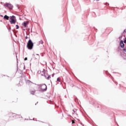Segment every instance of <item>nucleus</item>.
Segmentation results:
<instances>
[{
    "label": "nucleus",
    "instance_id": "obj_16",
    "mask_svg": "<svg viewBox=\"0 0 126 126\" xmlns=\"http://www.w3.org/2000/svg\"><path fill=\"white\" fill-rule=\"evenodd\" d=\"M25 61H27V57L25 58Z\"/></svg>",
    "mask_w": 126,
    "mask_h": 126
},
{
    "label": "nucleus",
    "instance_id": "obj_4",
    "mask_svg": "<svg viewBox=\"0 0 126 126\" xmlns=\"http://www.w3.org/2000/svg\"><path fill=\"white\" fill-rule=\"evenodd\" d=\"M5 6H7L10 9H12V5L9 3H5Z\"/></svg>",
    "mask_w": 126,
    "mask_h": 126
},
{
    "label": "nucleus",
    "instance_id": "obj_10",
    "mask_svg": "<svg viewBox=\"0 0 126 126\" xmlns=\"http://www.w3.org/2000/svg\"><path fill=\"white\" fill-rule=\"evenodd\" d=\"M9 18V17H8L6 15L4 16V19H6V20H8Z\"/></svg>",
    "mask_w": 126,
    "mask_h": 126
},
{
    "label": "nucleus",
    "instance_id": "obj_3",
    "mask_svg": "<svg viewBox=\"0 0 126 126\" xmlns=\"http://www.w3.org/2000/svg\"><path fill=\"white\" fill-rule=\"evenodd\" d=\"M40 89L42 91H46L47 90V85L45 84L42 85L40 86Z\"/></svg>",
    "mask_w": 126,
    "mask_h": 126
},
{
    "label": "nucleus",
    "instance_id": "obj_1",
    "mask_svg": "<svg viewBox=\"0 0 126 126\" xmlns=\"http://www.w3.org/2000/svg\"><path fill=\"white\" fill-rule=\"evenodd\" d=\"M33 44L31 39H30L27 43V47L29 50H32L33 49Z\"/></svg>",
    "mask_w": 126,
    "mask_h": 126
},
{
    "label": "nucleus",
    "instance_id": "obj_6",
    "mask_svg": "<svg viewBox=\"0 0 126 126\" xmlns=\"http://www.w3.org/2000/svg\"><path fill=\"white\" fill-rule=\"evenodd\" d=\"M45 72H46V70L45 69H42L40 70L41 75H45Z\"/></svg>",
    "mask_w": 126,
    "mask_h": 126
},
{
    "label": "nucleus",
    "instance_id": "obj_22",
    "mask_svg": "<svg viewBox=\"0 0 126 126\" xmlns=\"http://www.w3.org/2000/svg\"><path fill=\"white\" fill-rule=\"evenodd\" d=\"M52 76H54V75H52Z\"/></svg>",
    "mask_w": 126,
    "mask_h": 126
},
{
    "label": "nucleus",
    "instance_id": "obj_2",
    "mask_svg": "<svg viewBox=\"0 0 126 126\" xmlns=\"http://www.w3.org/2000/svg\"><path fill=\"white\" fill-rule=\"evenodd\" d=\"M10 21L11 24H15L16 23V20H15V17L14 16H12L10 17Z\"/></svg>",
    "mask_w": 126,
    "mask_h": 126
},
{
    "label": "nucleus",
    "instance_id": "obj_5",
    "mask_svg": "<svg viewBox=\"0 0 126 126\" xmlns=\"http://www.w3.org/2000/svg\"><path fill=\"white\" fill-rule=\"evenodd\" d=\"M28 24H29V22L26 21L24 22V23H23L22 25H23L24 27L26 28V27H27V25H28Z\"/></svg>",
    "mask_w": 126,
    "mask_h": 126
},
{
    "label": "nucleus",
    "instance_id": "obj_15",
    "mask_svg": "<svg viewBox=\"0 0 126 126\" xmlns=\"http://www.w3.org/2000/svg\"><path fill=\"white\" fill-rule=\"evenodd\" d=\"M72 124H75L74 120H72Z\"/></svg>",
    "mask_w": 126,
    "mask_h": 126
},
{
    "label": "nucleus",
    "instance_id": "obj_13",
    "mask_svg": "<svg viewBox=\"0 0 126 126\" xmlns=\"http://www.w3.org/2000/svg\"><path fill=\"white\" fill-rule=\"evenodd\" d=\"M50 78H51V76H48V77L47 78V79L48 80H50Z\"/></svg>",
    "mask_w": 126,
    "mask_h": 126
},
{
    "label": "nucleus",
    "instance_id": "obj_20",
    "mask_svg": "<svg viewBox=\"0 0 126 126\" xmlns=\"http://www.w3.org/2000/svg\"><path fill=\"white\" fill-rule=\"evenodd\" d=\"M97 0V1H99V0Z\"/></svg>",
    "mask_w": 126,
    "mask_h": 126
},
{
    "label": "nucleus",
    "instance_id": "obj_19",
    "mask_svg": "<svg viewBox=\"0 0 126 126\" xmlns=\"http://www.w3.org/2000/svg\"><path fill=\"white\" fill-rule=\"evenodd\" d=\"M36 55H37V56H39V55H38V54H36Z\"/></svg>",
    "mask_w": 126,
    "mask_h": 126
},
{
    "label": "nucleus",
    "instance_id": "obj_17",
    "mask_svg": "<svg viewBox=\"0 0 126 126\" xmlns=\"http://www.w3.org/2000/svg\"><path fill=\"white\" fill-rule=\"evenodd\" d=\"M11 116H12L13 117V116H14V114H11Z\"/></svg>",
    "mask_w": 126,
    "mask_h": 126
},
{
    "label": "nucleus",
    "instance_id": "obj_7",
    "mask_svg": "<svg viewBox=\"0 0 126 126\" xmlns=\"http://www.w3.org/2000/svg\"><path fill=\"white\" fill-rule=\"evenodd\" d=\"M120 46L121 48H124L125 47V44H124V41H123V40L120 41Z\"/></svg>",
    "mask_w": 126,
    "mask_h": 126
},
{
    "label": "nucleus",
    "instance_id": "obj_21",
    "mask_svg": "<svg viewBox=\"0 0 126 126\" xmlns=\"http://www.w3.org/2000/svg\"><path fill=\"white\" fill-rule=\"evenodd\" d=\"M33 56H34V57H35V55H33Z\"/></svg>",
    "mask_w": 126,
    "mask_h": 126
},
{
    "label": "nucleus",
    "instance_id": "obj_9",
    "mask_svg": "<svg viewBox=\"0 0 126 126\" xmlns=\"http://www.w3.org/2000/svg\"><path fill=\"white\" fill-rule=\"evenodd\" d=\"M36 93V90H33V91H31V94H32V95H34V94H35V93Z\"/></svg>",
    "mask_w": 126,
    "mask_h": 126
},
{
    "label": "nucleus",
    "instance_id": "obj_12",
    "mask_svg": "<svg viewBox=\"0 0 126 126\" xmlns=\"http://www.w3.org/2000/svg\"><path fill=\"white\" fill-rule=\"evenodd\" d=\"M57 81L58 82H61V78H58Z\"/></svg>",
    "mask_w": 126,
    "mask_h": 126
},
{
    "label": "nucleus",
    "instance_id": "obj_18",
    "mask_svg": "<svg viewBox=\"0 0 126 126\" xmlns=\"http://www.w3.org/2000/svg\"><path fill=\"white\" fill-rule=\"evenodd\" d=\"M124 51H126V49H124Z\"/></svg>",
    "mask_w": 126,
    "mask_h": 126
},
{
    "label": "nucleus",
    "instance_id": "obj_8",
    "mask_svg": "<svg viewBox=\"0 0 126 126\" xmlns=\"http://www.w3.org/2000/svg\"><path fill=\"white\" fill-rule=\"evenodd\" d=\"M33 83L31 82V81H28L27 82V85H28L29 86L31 85V84H32Z\"/></svg>",
    "mask_w": 126,
    "mask_h": 126
},
{
    "label": "nucleus",
    "instance_id": "obj_14",
    "mask_svg": "<svg viewBox=\"0 0 126 126\" xmlns=\"http://www.w3.org/2000/svg\"><path fill=\"white\" fill-rule=\"evenodd\" d=\"M16 29H19V26H18V25H17L16 26Z\"/></svg>",
    "mask_w": 126,
    "mask_h": 126
},
{
    "label": "nucleus",
    "instance_id": "obj_11",
    "mask_svg": "<svg viewBox=\"0 0 126 126\" xmlns=\"http://www.w3.org/2000/svg\"><path fill=\"white\" fill-rule=\"evenodd\" d=\"M73 116L74 117V118H76V117H77V115L76 114V113H75V112H74V113H73Z\"/></svg>",
    "mask_w": 126,
    "mask_h": 126
}]
</instances>
